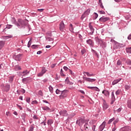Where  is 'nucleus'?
I'll return each instance as SVG.
<instances>
[{
  "mask_svg": "<svg viewBox=\"0 0 131 131\" xmlns=\"http://www.w3.org/2000/svg\"><path fill=\"white\" fill-rule=\"evenodd\" d=\"M68 95V90H64L61 91V93L59 96V99H63L67 97Z\"/></svg>",
  "mask_w": 131,
  "mask_h": 131,
  "instance_id": "nucleus-1",
  "label": "nucleus"
},
{
  "mask_svg": "<svg viewBox=\"0 0 131 131\" xmlns=\"http://www.w3.org/2000/svg\"><path fill=\"white\" fill-rule=\"evenodd\" d=\"M86 122V120L82 118H80L77 120L76 123L79 125V126H82V124Z\"/></svg>",
  "mask_w": 131,
  "mask_h": 131,
  "instance_id": "nucleus-2",
  "label": "nucleus"
},
{
  "mask_svg": "<svg viewBox=\"0 0 131 131\" xmlns=\"http://www.w3.org/2000/svg\"><path fill=\"white\" fill-rule=\"evenodd\" d=\"M90 13H91V9H88L86 11H85L81 17V20H83L84 18H86V17L90 15Z\"/></svg>",
  "mask_w": 131,
  "mask_h": 131,
  "instance_id": "nucleus-3",
  "label": "nucleus"
},
{
  "mask_svg": "<svg viewBox=\"0 0 131 131\" xmlns=\"http://www.w3.org/2000/svg\"><path fill=\"white\" fill-rule=\"evenodd\" d=\"M103 100V104H102V107H103V110L105 111V110H107L108 108H109V105L107 102H106V101L104 99Z\"/></svg>",
  "mask_w": 131,
  "mask_h": 131,
  "instance_id": "nucleus-4",
  "label": "nucleus"
},
{
  "mask_svg": "<svg viewBox=\"0 0 131 131\" xmlns=\"http://www.w3.org/2000/svg\"><path fill=\"white\" fill-rule=\"evenodd\" d=\"M23 54H18L17 55H14L13 58L15 59L16 61H21V59H22Z\"/></svg>",
  "mask_w": 131,
  "mask_h": 131,
  "instance_id": "nucleus-5",
  "label": "nucleus"
},
{
  "mask_svg": "<svg viewBox=\"0 0 131 131\" xmlns=\"http://www.w3.org/2000/svg\"><path fill=\"white\" fill-rule=\"evenodd\" d=\"M83 79L85 80V81H88L89 82H94V81H96V79H92V78H87L85 77H83Z\"/></svg>",
  "mask_w": 131,
  "mask_h": 131,
  "instance_id": "nucleus-6",
  "label": "nucleus"
},
{
  "mask_svg": "<svg viewBox=\"0 0 131 131\" xmlns=\"http://www.w3.org/2000/svg\"><path fill=\"white\" fill-rule=\"evenodd\" d=\"M59 114L61 116H68V114L67 113V111L62 110L59 112Z\"/></svg>",
  "mask_w": 131,
  "mask_h": 131,
  "instance_id": "nucleus-7",
  "label": "nucleus"
},
{
  "mask_svg": "<svg viewBox=\"0 0 131 131\" xmlns=\"http://www.w3.org/2000/svg\"><path fill=\"white\" fill-rule=\"evenodd\" d=\"M64 28H65V25L64 24V22L61 21L59 25V29L60 31H63V29H64Z\"/></svg>",
  "mask_w": 131,
  "mask_h": 131,
  "instance_id": "nucleus-8",
  "label": "nucleus"
},
{
  "mask_svg": "<svg viewBox=\"0 0 131 131\" xmlns=\"http://www.w3.org/2000/svg\"><path fill=\"white\" fill-rule=\"evenodd\" d=\"M109 20V17H105L104 16H102L100 18L99 21L100 22H106Z\"/></svg>",
  "mask_w": 131,
  "mask_h": 131,
  "instance_id": "nucleus-9",
  "label": "nucleus"
},
{
  "mask_svg": "<svg viewBox=\"0 0 131 131\" xmlns=\"http://www.w3.org/2000/svg\"><path fill=\"white\" fill-rule=\"evenodd\" d=\"M13 36L12 35H9L8 36H3L2 37V39L4 40H7V39H9V38H12Z\"/></svg>",
  "mask_w": 131,
  "mask_h": 131,
  "instance_id": "nucleus-10",
  "label": "nucleus"
},
{
  "mask_svg": "<svg viewBox=\"0 0 131 131\" xmlns=\"http://www.w3.org/2000/svg\"><path fill=\"white\" fill-rule=\"evenodd\" d=\"M88 89L90 90H93V91H96V92H100V89L97 87H91V86H88Z\"/></svg>",
  "mask_w": 131,
  "mask_h": 131,
  "instance_id": "nucleus-11",
  "label": "nucleus"
},
{
  "mask_svg": "<svg viewBox=\"0 0 131 131\" xmlns=\"http://www.w3.org/2000/svg\"><path fill=\"white\" fill-rule=\"evenodd\" d=\"M86 42L88 45H90L91 47H94V42L92 39H90L86 40Z\"/></svg>",
  "mask_w": 131,
  "mask_h": 131,
  "instance_id": "nucleus-12",
  "label": "nucleus"
},
{
  "mask_svg": "<svg viewBox=\"0 0 131 131\" xmlns=\"http://www.w3.org/2000/svg\"><path fill=\"white\" fill-rule=\"evenodd\" d=\"M106 124V122H103L102 124L99 127V130L102 131L105 128V125Z\"/></svg>",
  "mask_w": 131,
  "mask_h": 131,
  "instance_id": "nucleus-13",
  "label": "nucleus"
},
{
  "mask_svg": "<svg viewBox=\"0 0 131 131\" xmlns=\"http://www.w3.org/2000/svg\"><path fill=\"white\" fill-rule=\"evenodd\" d=\"M121 79H122L121 78H119L118 79H116L114 80L112 82L113 85H115V84H117V83H118V82H119V81H120Z\"/></svg>",
  "mask_w": 131,
  "mask_h": 131,
  "instance_id": "nucleus-14",
  "label": "nucleus"
},
{
  "mask_svg": "<svg viewBox=\"0 0 131 131\" xmlns=\"http://www.w3.org/2000/svg\"><path fill=\"white\" fill-rule=\"evenodd\" d=\"M102 94H103V95H104L105 97H109V95H110V93L107 90H103L102 91Z\"/></svg>",
  "mask_w": 131,
  "mask_h": 131,
  "instance_id": "nucleus-15",
  "label": "nucleus"
},
{
  "mask_svg": "<svg viewBox=\"0 0 131 131\" xmlns=\"http://www.w3.org/2000/svg\"><path fill=\"white\" fill-rule=\"evenodd\" d=\"M121 131H131L130 127H124L121 129Z\"/></svg>",
  "mask_w": 131,
  "mask_h": 131,
  "instance_id": "nucleus-16",
  "label": "nucleus"
},
{
  "mask_svg": "<svg viewBox=\"0 0 131 131\" xmlns=\"http://www.w3.org/2000/svg\"><path fill=\"white\" fill-rule=\"evenodd\" d=\"M88 123H89V120H86V122L84 125V128L85 130L89 128V124Z\"/></svg>",
  "mask_w": 131,
  "mask_h": 131,
  "instance_id": "nucleus-17",
  "label": "nucleus"
},
{
  "mask_svg": "<svg viewBox=\"0 0 131 131\" xmlns=\"http://www.w3.org/2000/svg\"><path fill=\"white\" fill-rule=\"evenodd\" d=\"M4 91L5 92H9V91H10V85H6V86H4Z\"/></svg>",
  "mask_w": 131,
  "mask_h": 131,
  "instance_id": "nucleus-18",
  "label": "nucleus"
},
{
  "mask_svg": "<svg viewBox=\"0 0 131 131\" xmlns=\"http://www.w3.org/2000/svg\"><path fill=\"white\" fill-rule=\"evenodd\" d=\"M46 39L47 41H52V43H54V38H51L50 37H47Z\"/></svg>",
  "mask_w": 131,
  "mask_h": 131,
  "instance_id": "nucleus-19",
  "label": "nucleus"
},
{
  "mask_svg": "<svg viewBox=\"0 0 131 131\" xmlns=\"http://www.w3.org/2000/svg\"><path fill=\"white\" fill-rule=\"evenodd\" d=\"M4 46H5V41H0V50H2L4 48Z\"/></svg>",
  "mask_w": 131,
  "mask_h": 131,
  "instance_id": "nucleus-20",
  "label": "nucleus"
},
{
  "mask_svg": "<svg viewBox=\"0 0 131 131\" xmlns=\"http://www.w3.org/2000/svg\"><path fill=\"white\" fill-rule=\"evenodd\" d=\"M23 74V76H25V75H28V74H29V71H27V70H25L22 72Z\"/></svg>",
  "mask_w": 131,
  "mask_h": 131,
  "instance_id": "nucleus-21",
  "label": "nucleus"
},
{
  "mask_svg": "<svg viewBox=\"0 0 131 131\" xmlns=\"http://www.w3.org/2000/svg\"><path fill=\"white\" fill-rule=\"evenodd\" d=\"M127 107L131 109V99H129L127 102Z\"/></svg>",
  "mask_w": 131,
  "mask_h": 131,
  "instance_id": "nucleus-22",
  "label": "nucleus"
},
{
  "mask_svg": "<svg viewBox=\"0 0 131 131\" xmlns=\"http://www.w3.org/2000/svg\"><path fill=\"white\" fill-rule=\"evenodd\" d=\"M48 125L51 126L53 123H54V121L53 120H48Z\"/></svg>",
  "mask_w": 131,
  "mask_h": 131,
  "instance_id": "nucleus-23",
  "label": "nucleus"
},
{
  "mask_svg": "<svg viewBox=\"0 0 131 131\" xmlns=\"http://www.w3.org/2000/svg\"><path fill=\"white\" fill-rule=\"evenodd\" d=\"M114 47L115 48V49H118V48H119V43L117 42H115Z\"/></svg>",
  "mask_w": 131,
  "mask_h": 131,
  "instance_id": "nucleus-24",
  "label": "nucleus"
},
{
  "mask_svg": "<svg viewBox=\"0 0 131 131\" xmlns=\"http://www.w3.org/2000/svg\"><path fill=\"white\" fill-rule=\"evenodd\" d=\"M89 28L91 32L93 33L94 31H95V30L94 29V28H93V26H92L91 23L89 24Z\"/></svg>",
  "mask_w": 131,
  "mask_h": 131,
  "instance_id": "nucleus-25",
  "label": "nucleus"
},
{
  "mask_svg": "<svg viewBox=\"0 0 131 131\" xmlns=\"http://www.w3.org/2000/svg\"><path fill=\"white\" fill-rule=\"evenodd\" d=\"M70 31H71V32H74L73 30H74V29L73 28V25H72V24H70Z\"/></svg>",
  "mask_w": 131,
  "mask_h": 131,
  "instance_id": "nucleus-26",
  "label": "nucleus"
},
{
  "mask_svg": "<svg viewBox=\"0 0 131 131\" xmlns=\"http://www.w3.org/2000/svg\"><path fill=\"white\" fill-rule=\"evenodd\" d=\"M18 22H19L20 24L22 25V26L25 25V21H24L22 19H19Z\"/></svg>",
  "mask_w": 131,
  "mask_h": 131,
  "instance_id": "nucleus-27",
  "label": "nucleus"
},
{
  "mask_svg": "<svg viewBox=\"0 0 131 131\" xmlns=\"http://www.w3.org/2000/svg\"><path fill=\"white\" fill-rule=\"evenodd\" d=\"M15 70H16V71H18L19 70H21V67L19 66H16L15 67Z\"/></svg>",
  "mask_w": 131,
  "mask_h": 131,
  "instance_id": "nucleus-28",
  "label": "nucleus"
},
{
  "mask_svg": "<svg viewBox=\"0 0 131 131\" xmlns=\"http://www.w3.org/2000/svg\"><path fill=\"white\" fill-rule=\"evenodd\" d=\"M38 46L39 45H34L32 46L31 48L33 49H38Z\"/></svg>",
  "mask_w": 131,
  "mask_h": 131,
  "instance_id": "nucleus-29",
  "label": "nucleus"
},
{
  "mask_svg": "<svg viewBox=\"0 0 131 131\" xmlns=\"http://www.w3.org/2000/svg\"><path fill=\"white\" fill-rule=\"evenodd\" d=\"M33 129H34V124L31 125L29 131H33Z\"/></svg>",
  "mask_w": 131,
  "mask_h": 131,
  "instance_id": "nucleus-30",
  "label": "nucleus"
},
{
  "mask_svg": "<svg viewBox=\"0 0 131 131\" xmlns=\"http://www.w3.org/2000/svg\"><path fill=\"white\" fill-rule=\"evenodd\" d=\"M126 51L127 53H129V54H131V47L126 48Z\"/></svg>",
  "mask_w": 131,
  "mask_h": 131,
  "instance_id": "nucleus-31",
  "label": "nucleus"
},
{
  "mask_svg": "<svg viewBox=\"0 0 131 131\" xmlns=\"http://www.w3.org/2000/svg\"><path fill=\"white\" fill-rule=\"evenodd\" d=\"M84 73L86 74L87 76H89V77L94 76V74H90V73L89 72H84Z\"/></svg>",
  "mask_w": 131,
  "mask_h": 131,
  "instance_id": "nucleus-32",
  "label": "nucleus"
},
{
  "mask_svg": "<svg viewBox=\"0 0 131 131\" xmlns=\"http://www.w3.org/2000/svg\"><path fill=\"white\" fill-rule=\"evenodd\" d=\"M14 80V76L9 77V82H12Z\"/></svg>",
  "mask_w": 131,
  "mask_h": 131,
  "instance_id": "nucleus-33",
  "label": "nucleus"
},
{
  "mask_svg": "<svg viewBox=\"0 0 131 131\" xmlns=\"http://www.w3.org/2000/svg\"><path fill=\"white\" fill-rule=\"evenodd\" d=\"M61 93L62 91H60L59 89H57L56 91V94H57V95H60V94H61Z\"/></svg>",
  "mask_w": 131,
  "mask_h": 131,
  "instance_id": "nucleus-34",
  "label": "nucleus"
},
{
  "mask_svg": "<svg viewBox=\"0 0 131 131\" xmlns=\"http://www.w3.org/2000/svg\"><path fill=\"white\" fill-rule=\"evenodd\" d=\"M41 72L43 74H45V73H46V72H47V70L45 68H42Z\"/></svg>",
  "mask_w": 131,
  "mask_h": 131,
  "instance_id": "nucleus-35",
  "label": "nucleus"
},
{
  "mask_svg": "<svg viewBox=\"0 0 131 131\" xmlns=\"http://www.w3.org/2000/svg\"><path fill=\"white\" fill-rule=\"evenodd\" d=\"M43 110H45L46 111H50V108H49V107L46 106L45 107H43Z\"/></svg>",
  "mask_w": 131,
  "mask_h": 131,
  "instance_id": "nucleus-36",
  "label": "nucleus"
},
{
  "mask_svg": "<svg viewBox=\"0 0 131 131\" xmlns=\"http://www.w3.org/2000/svg\"><path fill=\"white\" fill-rule=\"evenodd\" d=\"M115 118H112V119H111L109 121H108V124H110V123H111V122H112V121H114V120H115Z\"/></svg>",
  "mask_w": 131,
  "mask_h": 131,
  "instance_id": "nucleus-37",
  "label": "nucleus"
},
{
  "mask_svg": "<svg viewBox=\"0 0 131 131\" xmlns=\"http://www.w3.org/2000/svg\"><path fill=\"white\" fill-rule=\"evenodd\" d=\"M121 92V90H118L116 92V95H117V96L118 95H119V94H120V92Z\"/></svg>",
  "mask_w": 131,
  "mask_h": 131,
  "instance_id": "nucleus-38",
  "label": "nucleus"
},
{
  "mask_svg": "<svg viewBox=\"0 0 131 131\" xmlns=\"http://www.w3.org/2000/svg\"><path fill=\"white\" fill-rule=\"evenodd\" d=\"M49 91L51 93H53V87H52L51 86H50L49 88Z\"/></svg>",
  "mask_w": 131,
  "mask_h": 131,
  "instance_id": "nucleus-39",
  "label": "nucleus"
},
{
  "mask_svg": "<svg viewBox=\"0 0 131 131\" xmlns=\"http://www.w3.org/2000/svg\"><path fill=\"white\" fill-rule=\"evenodd\" d=\"M26 102L27 103H30V97L26 98Z\"/></svg>",
  "mask_w": 131,
  "mask_h": 131,
  "instance_id": "nucleus-40",
  "label": "nucleus"
},
{
  "mask_svg": "<svg viewBox=\"0 0 131 131\" xmlns=\"http://www.w3.org/2000/svg\"><path fill=\"white\" fill-rule=\"evenodd\" d=\"M42 75H43V74L41 72L37 74V76H38V77H40L42 76Z\"/></svg>",
  "mask_w": 131,
  "mask_h": 131,
  "instance_id": "nucleus-41",
  "label": "nucleus"
},
{
  "mask_svg": "<svg viewBox=\"0 0 131 131\" xmlns=\"http://www.w3.org/2000/svg\"><path fill=\"white\" fill-rule=\"evenodd\" d=\"M125 90H126L127 91L129 90V89H130V87L129 85H126L125 86Z\"/></svg>",
  "mask_w": 131,
  "mask_h": 131,
  "instance_id": "nucleus-42",
  "label": "nucleus"
},
{
  "mask_svg": "<svg viewBox=\"0 0 131 131\" xmlns=\"http://www.w3.org/2000/svg\"><path fill=\"white\" fill-rule=\"evenodd\" d=\"M7 29H10V28H11V27H10V25H8L6 28L3 30V31H6V29H7Z\"/></svg>",
  "mask_w": 131,
  "mask_h": 131,
  "instance_id": "nucleus-43",
  "label": "nucleus"
},
{
  "mask_svg": "<svg viewBox=\"0 0 131 131\" xmlns=\"http://www.w3.org/2000/svg\"><path fill=\"white\" fill-rule=\"evenodd\" d=\"M86 52V51H85V49H82L81 53L82 54V55H83V54H84V53H85Z\"/></svg>",
  "mask_w": 131,
  "mask_h": 131,
  "instance_id": "nucleus-44",
  "label": "nucleus"
},
{
  "mask_svg": "<svg viewBox=\"0 0 131 131\" xmlns=\"http://www.w3.org/2000/svg\"><path fill=\"white\" fill-rule=\"evenodd\" d=\"M112 99H114V100H115V96H114V92L112 93Z\"/></svg>",
  "mask_w": 131,
  "mask_h": 131,
  "instance_id": "nucleus-45",
  "label": "nucleus"
},
{
  "mask_svg": "<svg viewBox=\"0 0 131 131\" xmlns=\"http://www.w3.org/2000/svg\"><path fill=\"white\" fill-rule=\"evenodd\" d=\"M26 116V115L25 114H24L21 115L22 119H23V120H25Z\"/></svg>",
  "mask_w": 131,
  "mask_h": 131,
  "instance_id": "nucleus-46",
  "label": "nucleus"
},
{
  "mask_svg": "<svg viewBox=\"0 0 131 131\" xmlns=\"http://www.w3.org/2000/svg\"><path fill=\"white\" fill-rule=\"evenodd\" d=\"M43 11H45L44 9H37V12H43Z\"/></svg>",
  "mask_w": 131,
  "mask_h": 131,
  "instance_id": "nucleus-47",
  "label": "nucleus"
},
{
  "mask_svg": "<svg viewBox=\"0 0 131 131\" xmlns=\"http://www.w3.org/2000/svg\"><path fill=\"white\" fill-rule=\"evenodd\" d=\"M38 95H39L40 96H43L42 91H39L38 92Z\"/></svg>",
  "mask_w": 131,
  "mask_h": 131,
  "instance_id": "nucleus-48",
  "label": "nucleus"
},
{
  "mask_svg": "<svg viewBox=\"0 0 131 131\" xmlns=\"http://www.w3.org/2000/svg\"><path fill=\"white\" fill-rule=\"evenodd\" d=\"M66 83H69V78H68V77H67L66 79Z\"/></svg>",
  "mask_w": 131,
  "mask_h": 131,
  "instance_id": "nucleus-49",
  "label": "nucleus"
},
{
  "mask_svg": "<svg viewBox=\"0 0 131 131\" xmlns=\"http://www.w3.org/2000/svg\"><path fill=\"white\" fill-rule=\"evenodd\" d=\"M99 5H100V8H102V9H104V6H103V3H99Z\"/></svg>",
  "mask_w": 131,
  "mask_h": 131,
  "instance_id": "nucleus-50",
  "label": "nucleus"
},
{
  "mask_svg": "<svg viewBox=\"0 0 131 131\" xmlns=\"http://www.w3.org/2000/svg\"><path fill=\"white\" fill-rule=\"evenodd\" d=\"M118 121H119L118 119H116L115 121H114V125H115V124H116V123H117V122H118Z\"/></svg>",
  "mask_w": 131,
  "mask_h": 131,
  "instance_id": "nucleus-51",
  "label": "nucleus"
},
{
  "mask_svg": "<svg viewBox=\"0 0 131 131\" xmlns=\"http://www.w3.org/2000/svg\"><path fill=\"white\" fill-rule=\"evenodd\" d=\"M32 104H37V101L36 100H34L32 102Z\"/></svg>",
  "mask_w": 131,
  "mask_h": 131,
  "instance_id": "nucleus-52",
  "label": "nucleus"
},
{
  "mask_svg": "<svg viewBox=\"0 0 131 131\" xmlns=\"http://www.w3.org/2000/svg\"><path fill=\"white\" fill-rule=\"evenodd\" d=\"M117 65H121V61L120 60H118L117 63Z\"/></svg>",
  "mask_w": 131,
  "mask_h": 131,
  "instance_id": "nucleus-53",
  "label": "nucleus"
},
{
  "mask_svg": "<svg viewBox=\"0 0 131 131\" xmlns=\"http://www.w3.org/2000/svg\"><path fill=\"white\" fill-rule=\"evenodd\" d=\"M41 124L42 125H44L45 126H46L47 125V123H46V122H42Z\"/></svg>",
  "mask_w": 131,
  "mask_h": 131,
  "instance_id": "nucleus-54",
  "label": "nucleus"
},
{
  "mask_svg": "<svg viewBox=\"0 0 131 131\" xmlns=\"http://www.w3.org/2000/svg\"><path fill=\"white\" fill-rule=\"evenodd\" d=\"M31 45V42H30V40L29 41L28 43V48H30V46Z\"/></svg>",
  "mask_w": 131,
  "mask_h": 131,
  "instance_id": "nucleus-55",
  "label": "nucleus"
},
{
  "mask_svg": "<svg viewBox=\"0 0 131 131\" xmlns=\"http://www.w3.org/2000/svg\"><path fill=\"white\" fill-rule=\"evenodd\" d=\"M16 105L18 107L20 110H22L23 109L21 106L19 105V104H16Z\"/></svg>",
  "mask_w": 131,
  "mask_h": 131,
  "instance_id": "nucleus-56",
  "label": "nucleus"
},
{
  "mask_svg": "<svg viewBox=\"0 0 131 131\" xmlns=\"http://www.w3.org/2000/svg\"><path fill=\"white\" fill-rule=\"evenodd\" d=\"M92 129H93V130L95 131V129H96V125H94L92 126Z\"/></svg>",
  "mask_w": 131,
  "mask_h": 131,
  "instance_id": "nucleus-57",
  "label": "nucleus"
},
{
  "mask_svg": "<svg viewBox=\"0 0 131 131\" xmlns=\"http://www.w3.org/2000/svg\"><path fill=\"white\" fill-rule=\"evenodd\" d=\"M63 69L65 71H67V70H68V68H67V67H64Z\"/></svg>",
  "mask_w": 131,
  "mask_h": 131,
  "instance_id": "nucleus-58",
  "label": "nucleus"
},
{
  "mask_svg": "<svg viewBox=\"0 0 131 131\" xmlns=\"http://www.w3.org/2000/svg\"><path fill=\"white\" fill-rule=\"evenodd\" d=\"M42 52L41 51H39L37 52V55H40Z\"/></svg>",
  "mask_w": 131,
  "mask_h": 131,
  "instance_id": "nucleus-59",
  "label": "nucleus"
},
{
  "mask_svg": "<svg viewBox=\"0 0 131 131\" xmlns=\"http://www.w3.org/2000/svg\"><path fill=\"white\" fill-rule=\"evenodd\" d=\"M56 64L54 63L51 65V68H54L56 66Z\"/></svg>",
  "mask_w": 131,
  "mask_h": 131,
  "instance_id": "nucleus-60",
  "label": "nucleus"
},
{
  "mask_svg": "<svg viewBox=\"0 0 131 131\" xmlns=\"http://www.w3.org/2000/svg\"><path fill=\"white\" fill-rule=\"evenodd\" d=\"M99 13L100 14H105V11H100Z\"/></svg>",
  "mask_w": 131,
  "mask_h": 131,
  "instance_id": "nucleus-61",
  "label": "nucleus"
},
{
  "mask_svg": "<svg viewBox=\"0 0 131 131\" xmlns=\"http://www.w3.org/2000/svg\"><path fill=\"white\" fill-rule=\"evenodd\" d=\"M117 112H120V111H121V108H119V109H118L117 110Z\"/></svg>",
  "mask_w": 131,
  "mask_h": 131,
  "instance_id": "nucleus-62",
  "label": "nucleus"
},
{
  "mask_svg": "<svg viewBox=\"0 0 131 131\" xmlns=\"http://www.w3.org/2000/svg\"><path fill=\"white\" fill-rule=\"evenodd\" d=\"M128 39H131V34H130L128 37H127Z\"/></svg>",
  "mask_w": 131,
  "mask_h": 131,
  "instance_id": "nucleus-63",
  "label": "nucleus"
},
{
  "mask_svg": "<svg viewBox=\"0 0 131 131\" xmlns=\"http://www.w3.org/2000/svg\"><path fill=\"white\" fill-rule=\"evenodd\" d=\"M128 65H131V61H129L127 62Z\"/></svg>",
  "mask_w": 131,
  "mask_h": 131,
  "instance_id": "nucleus-64",
  "label": "nucleus"
}]
</instances>
